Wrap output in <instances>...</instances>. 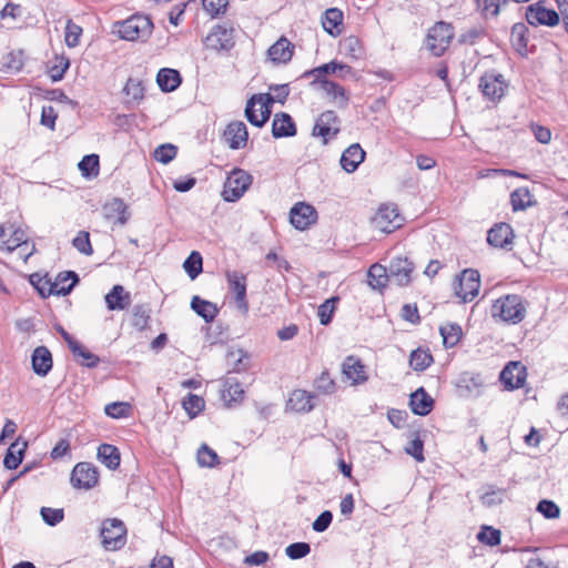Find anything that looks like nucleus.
<instances>
[{"mask_svg":"<svg viewBox=\"0 0 568 568\" xmlns=\"http://www.w3.org/2000/svg\"><path fill=\"white\" fill-rule=\"evenodd\" d=\"M491 315L503 322L518 324L526 316V307L519 295L509 294L495 301L491 306Z\"/></svg>","mask_w":568,"mask_h":568,"instance_id":"1","label":"nucleus"},{"mask_svg":"<svg viewBox=\"0 0 568 568\" xmlns=\"http://www.w3.org/2000/svg\"><path fill=\"white\" fill-rule=\"evenodd\" d=\"M153 29V23L149 17L134 14L118 24L120 38L129 41L146 40Z\"/></svg>","mask_w":568,"mask_h":568,"instance_id":"2","label":"nucleus"},{"mask_svg":"<svg viewBox=\"0 0 568 568\" xmlns=\"http://www.w3.org/2000/svg\"><path fill=\"white\" fill-rule=\"evenodd\" d=\"M454 38L452 24L439 21L432 27L426 36V48L435 57H440L449 48Z\"/></svg>","mask_w":568,"mask_h":568,"instance_id":"3","label":"nucleus"},{"mask_svg":"<svg viewBox=\"0 0 568 568\" xmlns=\"http://www.w3.org/2000/svg\"><path fill=\"white\" fill-rule=\"evenodd\" d=\"M479 288L480 275L473 268L464 270L454 284L455 294L465 303L471 302L478 295Z\"/></svg>","mask_w":568,"mask_h":568,"instance_id":"4","label":"nucleus"},{"mask_svg":"<svg viewBox=\"0 0 568 568\" xmlns=\"http://www.w3.org/2000/svg\"><path fill=\"white\" fill-rule=\"evenodd\" d=\"M252 183V176L241 169H235L227 176L222 196L227 202H235L246 192Z\"/></svg>","mask_w":568,"mask_h":568,"instance_id":"5","label":"nucleus"},{"mask_svg":"<svg viewBox=\"0 0 568 568\" xmlns=\"http://www.w3.org/2000/svg\"><path fill=\"white\" fill-rule=\"evenodd\" d=\"M126 528L120 519L111 518L103 521L101 529L105 549L116 550L125 544Z\"/></svg>","mask_w":568,"mask_h":568,"instance_id":"6","label":"nucleus"},{"mask_svg":"<svg viewBox=\"0 0 568 568\" xmlns=\"http://www.w3.org/2000/svg\"><path fill=\"white\" fill-rule=\"evenodd\" d=\"M271 115L270 99L263 93L254 94L250 98L245 106V116L247 121L257 126H263Z\"/></svg>","mask_w":568,"mask_h":568,"instance_id":"7","label":"nucleus"},{"mask_svg":"<svg viewBox=\"0 0 568 568\" xmlns=\"http://www.w3.org/2000/svg\"><path fill=\"white\" fill-rule=\"evenodd\" d=\"M371 222L375 230L392 233L400 227L403 219L395 205L384 204L377 210Z\"/></svg>","mask_w":568,"mask_h":568,"instance_id":"8","label":"nucleus"},{"mask_svg":"<svg viewBox=\"0 0 568 568\" xmlns=\"http://www.w3.org/2000/svg\"><path fill=\"white\" fill-rule=\"evenodd\" d=\"M70 481L77 489H92L99 483L98 468L90 463H78L72 469Z\"/></svg>","mask_w":568,"mask_h":568,"instance_id":"9","label":"nucleus"},{"mask_svg":"<svg viewBox=\"0 0 568 568\" xmlns=\"http://www.w3.org/2000/svg\"><path fill=\"white\" fill-rule=\"evenodd\" d=\"M205 48L216 52H229L235 44L234 30L223 26L214 27L204 40Z\"/></svg>","mask_w":568,"mask_h":568,"instance_id":"10","label":"nucleus"},{"mask_svg":"<svg viewBox=\"0 0 568 568\" xmlns=\"http://www.w3.org/2000/svg\"><path fill=\"white\" fill-rule=\"evenodd\" d=\"M226 280L230 292L234 294L237 310H240L242 314L246 315L248 312V303L246 300V277L237 271H229L226 272Z\"/></svg>","mask_w":568,"mask_h":568,"instance_id":"11","label":"nucleus"},{"mask_svg":"<svg viewBox=\"0 0 568 568\" xmlns=\"http://www.w3.org/2000/svg\"><path fill=\"white\" fill-rule=\"evenodd\" d=\"M317 221V212L315 207L305 202H298L293 205L290 211L291 224L300 231L307 230Z\"/></svg>","mask_w":568,"mask_h":568,"instance_id":"12","label":"nucleus"},{"mask_svg":"<svg viewBox=\"0 0 568 568\" xmlns=\"http://www.w3.org/2000/svg\"><path fill=\"white\" fill-rule=\"evenodd\" d=\"M500 381L508 390L524 387L527 371L520 362H509L500 372Z\"/></svg>","mask_w":568,"mask_h":568,"instance_id":"13","label":"nucleus"},{"mask_svg":"<svg viewBox=\"0 0 568 568\" xmlns=\"http://www.w3.org/2000/svg\"><path fill=\"white\" fill-rule=\"evenodd\" d=\"M339 132V120L334 111L323 112L313 128V135L322 136L324 143Z\"/></svg>","mask_w":568,"mask_h":568,"instance_id":"14","label":"nucleus"},{"mask_svg":"<svg viewBox=\"0 0 568 568\" xmlns=\"http://www.w3.org/2000/svg\"><path fill=\"white\" fill-rule=\"evenodd\" d=\"M479 88L485 97L491 101H496L503 98L507 84L501 74L489 72L480 78Z\"/></svg>","mask_w":568,"mask_h":568,"instance_id":"15","label":"nucleus"},{"mask_svg":"<svg viewBox=\"0 0 568 568\" xmlns=\"http://www.w3.org/2000/svg\"><path fill=\"white\" fill-rule=\"evenodd\" d=\"M388 271L390 282L399 286H405L412 280L414 265L407 257L396 256L390 261Z\"/></svg>","mask_w":568,"mask_h":568,"instance_id":"16","label":"nucleus"},{"mask_svg":"<svg viewBox=\"0 0 568 568\" xmlns=\"http://www.w3.org/2000/svg\"><path fill=\"white\" fill-rule=\"evenodd\" d=\"M526 19L531 26H556L559 22V16L555 10L546 9L539 3L527 8Z\"/></svg>","mask_w":568,"mask_h":568,"instance_id":"17","label":"nucleus"},{"mask_svg":"<svg viewBox=\"0 0 568 568\" xmlns=\"http://www.w3.org/2000/svg\"><path fill=\"white\" fill-rule=\"evenodd\" d=\"M515 234L508 223L495 224L487 234V242L497 248H508L514 241Z\"/></svg>","mask_w":568,"mask_h":568,"instance_id":"18","label":"nucleus"},{"mask_svg":"<svg viewBox=\"0 0 568 568\" xmlns=\"http://www.w3.org/2000/svg\"><path fill=\"white\" fill-rule=\"evenodd\" d=\"M226 143L232 150H240L246 146L248 133L244 122H231L223 134Z\"/></svg>","mask_w":568,"mask_h":568,"instance_id":"19","label":"nucleus"},{"mask_svg":"<svg viewBox=\"0 0 568 568\" xmlns=\"http://www.w3.org/2000/svg\"><path fill=\"white\" fill-rule=\"evenodd\" d=\"M343 375L352 385H359L367 379V373L362 361L356 356H348L342 365Z\"/></svg>","mask_w":568,"mask_h":568,"instance_id":"20","label":"nucleus"},{"mask_svg":"<svg viewBox=\"0 0 568 568\" xmlns=\"http://www.w3.org/2000/svg\"><path fill=\"white\" fill-rule=\"evenodd\" d=\"M103 215L108 221L124 225L129 217V207L122 199L113 197L103 205Z\"/></svg>","mask_w":568,"mask_h":568,"instance_id":"21","label":"nucleus"},{"mask_svg":"<svg viewBox=\"0 0 568 568\" xmlns=\"http://www.w3.org/2000/svg\"><path fill=\"white\" fill-rule=\"evenodd\" d=\"M316 399V393H290L286 400V410L295 413L310 412L314 408Z\"/></svg>","mask_w":568,"mask_h":568,"instance_id":"22","label":"nucleus"},{"mask_svg":"<svg viewBox=\"0 0 568 568\" xmlns=\"http://www.w3.org/2000/svg\"><path fill=\"white\" fill-rule=\"evenodd\" d=\"M272 134L275 139L294 136L296 126L287 113H276L272 122Z\"/></svg>","mask_w":568,"mask_h":568,"instance_id":"23","label":"nucleus"},{"mask_svg":"<svg viewBox=\"0 0 568 568\" xmlns=\"http://www.w3.org/2000/svg\"><path fill=\"white\" fill-rule=\"evenodd\" d=\"M364 159L365 151L358 143H354L343 152L339 162L342 168L346 172L353 173L358 168V165L364 161Z\"/></svg>","mask_w":568,"mask_h":568,"instance_id":"24","label":"nucleus"},{"mask_svg":"<svg viewBox=\"0 0 568 568\" xmlns=\"http://www.w3.org/2000/svg\"><path fill=\"white\" fill-rule=\"evenodd\" d=\"M317 82L320 83L322 91L326 93L335 105L339 108H345L347 105L348 94L342 85L327 79L318 80Z\"/></svg>","mask_w":568,"mask_h":568,"instance_id":"25","label":"nucleus"},{"mask_svg":"<svg viewBox=\"0 0 568 568\" xmlns=\"http://www.w3.org/2000/svg\"><path fill=\"white\" fill-rule=\"evenodd\" d=\"M294 45L285 37H281L268 49V57L275 63H286L292 59Z\"/></svg>","mask_w":568,"mask_h":568,"instance_id":"26","label":"nucleus"},{"mask_svg":"<svg viewBox=\"0 0 568 568\" xmlns=\"http://www.w3.org/2000/svg\"><path fill=\"white\" fill-rule=\"evenodd\" d=\"M131 302L130 294L125 292L122 285H114L105 295V303L110 311L125 310Z\"/></svg>","mask_w":568,"mask_h":568,"instance_id":"27","label":"nucleus"},{"mask_svg":"<svg viewBox=\"0 0 568 568\" xmlns=\"http://www.w3.org/2000/svg\"><path fill=\"white\" fill-rule=\"evenodd\" d=\"M343 12L337 8L327 9L322 18L324 30L332 37H337L342 32Z\"/></svg>","mask_w":568,"mask_h":568,"instance_id":"28","label":"nucleus"},{"mask_svg":"<svg viewBox=\"0 0 568 568\" xmlns=\"http://www.w3.org/2000/svg\"><path fill=\"white\" fill-rule=\"evenodd\" d=\"M409 407L415 415L426 416L434 407V399L428 393H409Z\"/></svg>","mask_w":568,"mask_h":568,"instance_id":"29","label":"nucleus"},{"mask_svg":"<svg viewBox=\"0 0 568 568\" xmlns=\"http://www.w3.org/2000/svg\"><path fill=\"white\" fill-rule=\"evenodd\" d=\"M32 368L38 375H45L52 368V356L44 346H39L32 354Z\"/></svg>","mask_w":568,"mask_h":568,"instance_id":"30","label":"nucleus"},{"mask_svg":"<svg viewBox=\"0 0 568 568\" xmlns=\"http://www.w3.org/2000/svg\"><path fill=\"white\" fill-rule=\"evenodd\" d=\"M156 82L163 92H172L181 84V75L174 69L163 68L158 72Z\"/></svg>","mask_w":568,"mask_h":568,"instance_id":"31","label":"nucleus"},{"mask_svg":"<svg viewBox=\"0 0 568 568\" xmlns=\"http://www.w3.org/2000/svg\"><path fill=\"white\" fill-rule=\"evenodd\" d=\"M77 282V274L74 272H67L60 273L54 284H50L48 281H45L44 284L50 285L48 294H68Z\"/></svg>","mask_w":568,"mask_h":568,"instance_id":"32","label":"nucleus"},{"mask_svg":"<svg viewBox=\"0 0 568 568\" xmlns=\"http://www.w3.org/2000/svg\"><path fill=\"white\" fill-rule=\"evenodd\" d=\"M98 459L109 469L114 470L120 466L121 455L115 446L101 444L98 448Z\"/></svg>","mask_w":568,"mask_h":568,"instance_id":"33","label":"nucleus"},{"mask_svg":"<svg viewBox=\"0 0 568 568\" xmlns=\"http://www.w3.org/2000/svg\"><path fill=\"white\" fill-rule=\"evenodd\" d=\"M192 310L201 316L205 322L210 323L216 317L219 308L210 301L202 300L199 296H193L191 301Z\"/></svg>","mask_w":568,"mask_h":568,"instance_id":"34","label":"nucleus"},{"mask_svg":"<svg viewBox=\"0 0 568 568\" xmlns=\"http://www.w3.org/2000/svg\"><path fill=\"white\" fill-rule=\"evenodd\" d=\"M390 282L389 271L381 264H374L368 270V284L373 288H383Z\"/></svg>","mask_w":568,"mask_h":568,"instance_id":"35","label":"nucleus"},{"mask_svg":"<svg viewBox=\"0 0 568 568\" xmlns=\"http://www.w3.org/2000/svg\"><path fill=\"white\" fill-rule=\"evenodd\" d=\"M336 72H339L341 78H345V77L352 74V68L349 65L341 63V62L331 61L329 63L323 64L313 70V73L316 74L317 81L322 80L321 79L322 74L336 73Z\"/></svg>","mask_w":568,"mask_h":568,"instance_id":"36","label":"nucleus"},{"mask_svg":"<svg viewBox=\"0 0 568 568\" xmlns=\"http://www.w3.org/2000/svg\"><path fill=\"white\" fill-rule=\"evenodd\" d=\"M510 202L514 211L526 210L532 204V195L527 187H519L510 194Z\"/></svg>","mask_w":568,"mask_h":568,"instance_id":"37","label":"nucleus"},{"mask_svg":"<svg viewBox=\"0 0 568 568\" xmlns=\"http://www.w3.org/2000/svg\"><path fill=\"white\" fill-rule=\"evenodd\" d=\"M182 406L190 418L196 417L205 407V402L203 397L189 393V395L183 398Z\"/></svg>","mask_w":568,"mask_h":568,"instance_id":"38","label":"nucleus"},{"mask_svg":"<svg viewBox=\"0 0 568 568\" xmlns=\"http://www.w3.org/2000/svg\"><path fill=\"white\" fill-rule=\"evenodd\" d=\"M132 405L129 402H113L104 407L105 415L114 419L129 417L132 415Z\"/></svg>","mask_w":568,"mask_h":568,"instance_id":"39","label":"nucleus"},{"mask_svg":"<svg viewBox=\"0 0 568 568\" xmlns=\"http://www.w3.org/2000/svg\"><path fill=\"white\" fill-rule=\"evenodd\" d=\"M18 443H13L7 450L3 459V465L8 469H16L22 463L23 452L27 447V443H22L21 448L17 449Z\"/></svg>","mask_w":568,"mask_h":568,"instance_id":"40","label":"nucleus"},{"mask_svg":"<svg viewBox=\"0 0 568 568\" xmlns=\"http://www.w3.org/2000/svg\"><path fill=\"white\" fill-rule=\"evenodd\" d=\"M433 362L432 354L422 348H417L413 351L409 356V365L415 371H424Z\"/></svg>","mask_w":568,"mask_h":568,"instance_id":"41","label":"nucleus"},{"mask_svg":"<svg viewBox=\"0 0 568 568\" xmlns=\"http://www.w3.org/2000/svg\"><path fill=\"white\" fill-rule=\"evenodd\" d=\"M150 310L144 305H135L132 310L131 324L138 331H144L149 327Z\"/></svg>","mask_w":568,"mask_h":568,"instance_id":"42","label":"nucleus"},{"mask_svg":"<svg viewBox=\"0 0 568 568\" xmlns=\"http://www.w3.org/2000/svg\"><path fill=\"white\" fill-rule=\"evenodd\" d=\"M341 50L344 55L357 60L362 55V45L357 37L349 36L342 40Z\"/></svg>","mask_w":568,"mask_h":568,"instance_id":"43","label":"nucleus"},{"mask_svg":"<svg viewBox=\"0 0 568 568\" xmlns=\"http://www.w3.org/2000/svg\"><path fill=\"white\" fill-rule=\"evenodd\" d=\"M123 91L128 97H131L133 101H141L144 98V83L141 79L130 78L126 81Z\"/></svg>","mask_w":568,"mask_h":568,"instance_id":"44","label":"nucleus"},{"mask_svg":"<svg viewBox=\"0 0 568 568\" xmlns=\"http://www.w3.org/2000/svg\"><path fill=\"white\" fill-rule=\"evenodd\" d=\"M202 256L199 252L193 251L184 261L183 268L191 280H194L202 272Z\"/></svg>","mask_w":568,"mask_h":568,"instance_id":"45","label":"nucleus"},{"mask_svg":"<svg viewBox=\"0 0 568 568\" xmlns=\"http://www.w3.org/2000/svg\"><path fill=\"white\" fill-rule=\"evenodd\" d=\"M78 168L84 176H97L99 174V156L97 154L83 156Z\"/></svg>","mask_w":568,"mask_h":568,"instance_id":"46","label":"nucleus"},{"mask_svg":"<svg viewBox=\"0 0 568 568\" xmlns=\"http://www.w3.org/2000/svg\"><path fill=\"white\" fill-rule=\"evenodd\" d=\"M440 334L445 346L453 347L460 339L462 328L455 324H447L440 327Z\"/></svg>","mask_w":568,"mask_h":568,"instance_id":"47","label":"nucleus"},{"mask_svg":"<svg viewBox=\"0 0 568 568\" xmlns=\"http://www.w3.org/2000/svg\"><path fill=\"white\" fill-rule=\"evenodd\" d=\"M457 386L465 390L484 387V378L479 374L465 372L460 375Z\"/></svg>","mask_w":568,"mask_h":568,"instance_id":"48","label":"nucleus"},{"mask_svg":"<svg viewBox=\"0 0 568 568\" xmlns=\"http://www.w3.org/2000/svg\"><path fill=\"white\" fill-rule=\"evenodd\" d=\"M197 463L202 467H214L219 464V456L206 444H203L197 450Z\"/></svg>","mask_w":568,"mask_h":568,"instance_id":"49","label":"nucleus"},{"mask_svg":"<svg viewBox=\"0 0 568 568\" xmlns=\"http://www.w3.org/2000/svg\"><path fill=\"white\" fill-rule=\"evenodd\" d=\"M82 34V28L75 24L72 20L67 21L65 26V44L69 48H74L80 43V38Z\"/></svg>","mask_w":568,"mask_h":568,"instance_id":"50","label":"nucleus"},{"mask_svg":"<svg viewBox=\"0 0 568 568\" xmlns=\"http://www.w3.org/2000/svg\"><path fill=\"white\" fill-rule=\"evenodd\" d=\"M500 531L493 527L484 526L479 531L477 538L480 542L488 546H497L500 544Z\"/></svg>","mask_w":568,"mask_h":568,"instance_id":"51","label":"nucleus"},{"mask_svg":"<svg viewBox=\"0 0 568 568\" xmlns=\"http://www.w3.org/2000/svg\"><path fill=\"white\" fill-rule=\"evenodd\" d=\"M71 351L75 356L81 357L82 364L88 367H94L99 362V358L84 348L79 342L74 346L72 345Z\"/></svg>","mask_w":568,"mask_h":568,"instance_id":"52","label":"nucleus"},{"mask_svg":"<svg viewBox=\"0 0 568 568\" xmlns=\"http://www.w3.org/2000/svg\"><path fill=\"white\" fill-rule=\"evenodd\" d=\"M537 511H539L547 519H555L560 515L559 507L554 501L548 499H542L538 503Z\"/></svg>","mask_w":568,"mask_h":568,"instance_id":"53","label":"nucleus"},{"mask_svg":"<svg viewBox=\"0 0 568 568\" xmlns=\"http://www.w3.org/2000/svg\"><path fill=\"white\" fill-rule=\"evenodd\" d=\"M176 155V148L172 144H162L154 151V158L161 163H169Z\"/></svg>","mask_w":568,"mask_h":568,"instance_id":"54","label":"nucleus"},{"mask_svg":"<svg viewBox=\"0 0 568 568\" xmlns=\"http://www.w3.org/2000/svg\"><path fill=\"white\" fill-rule=\"evenodd\" d=\"M311 551V546L307 542H294L286 547L285 554L291 559H301L307 556Z\"/></svg>","mask_w":568,"mask_h":568,"instance_id":"55","label":"nucleus"},{"mask_svg":"<svg viewBox=\"0 0 568 568\" xmlns=\"http://www.w3.org/2000/svg\"><path fill=\"white\" fill-rule=\"evenodd\" d=\"M73 246L82 254L91 255L92 246L90 243L89 233L85 231H81L72 241Z\"/></svg>","mask_w":568,"mask_h":568,"instance_id":"56","label":"nucleus"},{"mask_svg":"<svg viewBox=\"0 0 568 568\" xmlns=\"http://www.w3.org/2000/svg\"><path fill=\"white\" fill-rule=\"evenodd\" d=\"M41 516L45 524L49 526H55L63 520V509H54L49 507L41 508Z\"/></svg>","mask_w":568,"mask_h":568,"instance_id":"57","label":"nucleus"},{"mask_svg":"<svg viewBox=\"0 0 568 568\" xmlns=\"http://www.w3.org/2000/svg\"><path fill=\"white\" fill-rule=\"evenodd\" d=\"M336 301H337V298H335V297L326 300L318 307L317 314H318L321 324L327 325L331 322Z\"/></svg>","mask_w":568,"mask_h":568,"instance_id":"58","label":"nucleus"},{"mask_svg":"<svg viewBox=\"0 0 568 568\" xmlns=\"http://www.w3.org/2000/svg\"><path fill=\"white\" fill-rule=\"evenodd\" d=\"M477 7L485 17H496L500 9L501 0H476Z\"/></svg>","mask_w":568,"mask_h":568,"instance_id":"59","label":"nucleus"},{"mask_svg":"<svg viewBox=\"0 0 568 568\" xmlns=\"http://www.w3.org/2000/svg\"><path fill=\"white\" fill-rule=\"evenodd\" d=\"M24 242H26V234H24V232L19 230V229H17V230H14L12 232L10 239H8L7 241H4L2 243L1 248L6 250L8 252H12L13 250L19 247Z\"/></svg>","mask_w":568,"mask_h":568,"instance_id":"60","label":"nucleus"},{"mask_svg":"<svg viewBox=\"0 0 568 568\" xmlns=\"http://www.w3.org/2000/svg\"><path fill=\"white\" fill-rule=\"evenodd\" d=\"M423 450H424V443L419 437H416L413 440H410L408 443V445L405 447L406 454L410 455L417 462L425 460Z\"/></svg>","mask_w":568,"mask_h":568,"instance_id":"61","label":"nucleus"},{"mask_svg":"<svg viewBox=\"0 0 568 568\" xmlns=\"http://www.w3.org/2000/svg\"><path fill=\"white\" fill-rule=\"evenodd\" d=\"M333 520V514L329 510H324L312 524V528L316 532L325 531Z\"/></svg>","mask_w":568,"mask_h":568,"instance_id":"62","label":"nucleus"},{"mask_svg":"<svg viewBox=\"0 0 568 568\" xmlns=\"http://www.w3.org/2000/svg\"><path fill=\"white\" fill-rule=\"evenodd\" d=\"M273 90V94H270V93H265L264 95L266 98L270 99V106L272 105V103L274 102H280V103H284V101L286 100L287 95H288V89H287V85L283 84V85H276L274 88H271Z\"/></svg>","mask_w":568,"mask_h":568,"instance_id":"63","label":"nucleus"},{"mask_svg":"<svg viewBox=\"0 0 568 568\" xmlns=\"http://www.w3.org/2000/svg\"><path fill=\"white\" fill-rule=\"evenodd\" d=\"M245 393H221V398L226 408H234L244 400Z\"/></svg>","mask_w":568,"mask_h":568,"instance_id":"64","label":"nucleus"}]
</instances>
